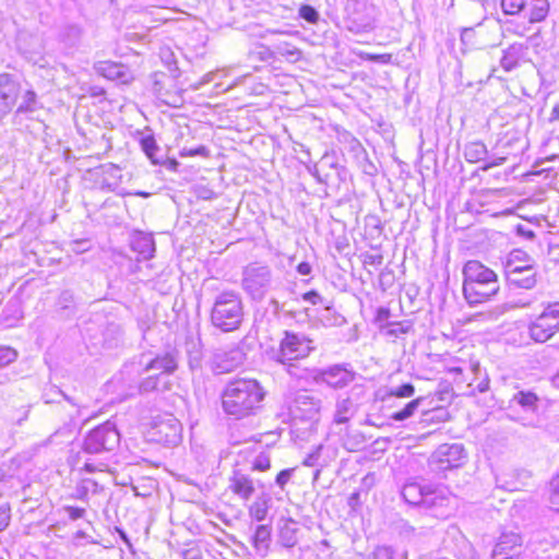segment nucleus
<instances>
[{"mask_svg":"<svg viewBox=\"0 0 559 559\" xmlns=\"http://www.w3.org/2000/svg\"><path fill=\"white\" fill-rule=\"evenodd\" d=\"M463 277V295L471 306L488 301L499 292L497 274L479 261H467Z\"/></svg>","mask_w":559,"mask_h":559,"instance_id":"nucleus-1","label":"nucleus"},{"mask_svg":"<svg viewBox=\"0 0 559 559\" xmlns=\"http://www.w3.org/2000/svg\"><path fill=\"white\" fill-rule=\"evenodd\" d=\"M145 437L150 442L176 445L182 438V425L173 414L158 415L146 425Z\"/></svg>","mask_w":559,"mask_h":559,"instance_id":"nucleus-2","label":"nucleus"},{"mask_svg":"<svg viewBox=\"0 0 559 559\" xmlns=\"http://www.w3.org/2000/svg\"><path fill=\"white\" fill-rule=\"evenodd\" d=\"M284 334L278 350L272 357L275 361L286 364L287 361L305 358L314 350L312 340L305 334L289 331H285Z\"/></svg>","mask_w":559,"mask_h":559,"instance_id":"nucleus-3","label":"nucleus"},{"mask_svg":"<svg viewBox=\"0 0 559 559\" xmlns=\"http://www.w3.org/2000/svg\"><path fill=\"white\" fill-rule=\"evenodd\" d=\"M528 335L536 343H545L559 332V301L549 304L528 323Z\"/></svg>","mask_w":559,"mask_h":559,"instance_id":"nucleus-4","label":"nucleus"},{"mask_svg":"<svg viewBox=\"0 0 559 559\" xmlns=\"http://www.w3.org/2000/svg\"><path fill=\"white\" fill-rule=\"evenodd\" d=\"M348 28L355 33H366L374 28L379 10L372 0H347Z\"/></svg>","mask_w":559,"mask_h":559,"instance_id":"nucleus-5","label":"nucleus"},{"mask_svg":"<svg viewBox=\"0 0 559 559\" xmlns=\"http://www.w3.org/2000/svg\"><path fill=\"white\" fill-rule=\"evenodd\" d=\"M308 171L318 182L332 188H338L345 182L347 170L340 165L335 153H325L320 160L308 167Z\"/></svg>","mask_w":559,"mask_h":559,"instance_id":"nucleus-6","label":"nucleus"},{"mask_svg":"<svg viewBox=\"0 0 559 559\" xmlns=\"http://www.w3.org/2000/svg\"><path fill=\"white\" fill-rule=\"evenodd\" d=\"M467 454L463 444H441L431 454L429 467L432 472L440 473L461 467L466 461Z\"/></svg>","mask_w":559,"mask_h":559,"instance_id":"nucleus-7","label":"nucleus"},{"mask_svg":"<svg viewBox=\"0 0 559 559\" xmlns=\"http://www.w3.org/2000/svg\"><path fill=\"white\" fill-rule=\"evenodd\" d=\"M241 302L235 298H224L215 302L211 319L215 326L223 331H233L241 323Z\"/></svg>","mask_w":559,"mask_h":559,"instance_id":"nucleus-8","label":"nucleus"},{"mask_svg":"<svg viewBox=\"0 0 559 559\" xmlns=\"http://www.w3.org/2000/svg\"><path fill=\"white\" fill-rule=\"evenodd\" d=\"M118 442L119 432L115 425L110 421H105L88 431L83 442V449L88 453H98L112 450Z\"/></svg>","mask_w":559,"mask_h":559,"instance_id":"nucleus-9","label":"nucleus"},{"mask_svg":"<svg viewBox=\"0 0 559 559\" xmlns=\"http://www.w3.org/2000/svg\"><path fill=\"white\" fill-rule=\"evenodd\" d=\"M523 537L521 534L509 531L502 532L491 551L492 559H522Z\"/></svg>","mask_w":559,"mask_h":559,"instance_id":"nucleus-10","label":"nucleus"},{"mask_svg":"<svg viewBox=\"0 0 559 559\" xmlns=\"http://www.w3.org/2000/svg\"><path fill=\"white\" fill-rule=\"evenodd\" d=\"M312 379L316 383H325L333 389H343L355 379V372L342 365H334L324 369H314Z\"/></svg>","mask_w":559,"mask_h":559,"instance_id":"nucleus-11","label":"nucleus"},{"mask_svg":"<svg viewBox=\"0 0 559 559\" xmlns=\"http://www.w3.org/2000/svg\"><path fill=\"white\" fill-rule=\"evenodd\" d=\"M271 282V271L269 266L253 264L247 267V290L253 299L263 297Z\"/></svg>","mask_w":559,"mask_h":559,"instance_id":"nucleus-12","label":"nucleus"},{"mask_svg":"<svg viewBox=\"0 0 559 559\" xmlns=\"http://www.w3.org/2000/svg\"><path fill=\"white\" fill-rule=\"evenodd\" d=\"M290 409L296 417L312 420L320 413L321 400L314 397L307 391H301L296 394Z\"/></svg>","mask_w":559,"mask_h":559,"instance_id":"nucleus-13","label":"nucleus"},{"mask_svg":"<svg viewBox=\"0 0 559 559\" xmlns=\"http://www.w3.org/2000/svg\"><path fill=\"white\" fill-rule=\"evenodd\" d=\"M95 69L100 76L111 81H119L122 84H129L134 80L127 66L118 61L103 60L95 66Z\"/></svg>","mask_w":559,"mask_h":559,"instance_id":"nucleus-14","label":"nucleus"},{"mask_svg":"<svg viewBox=\"0 0 559 559\" xmlns=\"http://www.w3.org/2000/svg\"><path fill=\"white\" fill-rule=\"evenodd\" d=\"M437 489L430 485H420L418 483H407L402 489L404 500L409 504L430 506L433 503L432 495Z\"/></svg>","mask_w":559,"mask_h":559,"instance_id":"nucleus-15","label":"nucleus"},{"mask_svg":"<svg viewBox=\"0 0 559 559\" xmlns=\"http://www.w3.org/2000/svg\"><path fill=\"white\" fill-rule=\"evenodd\" d=\"M528 45L524 43H513L502 50L500 66L506 72H511L519 68L521 62L526 60Z\"/></svg>","mask_w":559,"mask_h":559,"instance_id":"nucleus-16","label":"nucleus"},{"mask_svg":"<svg viewBox=\"0 0 559 559\" xmlns=\"http://www.w3.org/2000/svg\"><path fill=\"white\" fill-rule=\"evenodd\" d=\"M20 85L9 74L0 75V116L5 115L15 104Z\"/></svg>","mask_w":559,"mask_h":559,"instance_id":"nucleus-17","label":"nucleus"},{"mask_svg":"<svg viewBox=\"0 0 559 559\" xmlns=\"http://www.w3.org/2000/svg\"><path fill=\"white\" fill-rule=\"evenodd\" d=\"M507 282L510 286L522 289H532L535 287L536 280V271L534 266H530L526 269L518 270L511 269L504 272Z\"/></svg>","mask_w":559,"mask_h":559,"instance_id":"nucleus-18","label":"nucleus"},{"mask_svg":"<svg viewBox=\"0 0 559 559\" xmlns=\"http://www.w3.org/2000/svg\"><path fill=\"white\" fill-rule=\"evenodd\" d=\"M298 523L292 519H281L278 522L277 542L285 548H293L298 544Z\"/></svg>","mask_w":559,"mask_h":559,"instance_id":"nucleus-19","label":"nucleus"},{"mask_svg":"<svg viewBox=\"0 0 559 559\" xmlns=\"http://www.w3.org/2000/svg\"><path fill=\"white\" fill-rule=\"evenodd\" d=\"M266 391L254 379H247V415L249 411L259 409L264 401Z\"/></svg>","mask_w":559,"mask_h":559,"instance_id":"nucleus-20","label":"nucleus"},{"mask_svg":"<svg viewBox=\"0 0 559 559\" xmlns=\"http://www.w3.org/2000/svg\"><path fill=\"white\" fill-rule=\"evenodd\" d=\"M272 526L270 524H259L254 528L252 546L255 551L264 556L271 545Z\"/></svg>","mask_w":559,"mask_h":559,"instance_id":"nucleus-21","label":"nucleus"},{"mask_svg":"<svg viewBox=\"0 0 559 559\" xmlns=\"http://www.w3.org/2000/svg\"><path fill=\"white\" fill-rule=\"evenodd\" d=\"M245 397L241 395V391L236 388H228L223 394V406L225 411L231 415H238L241 413Z\"/></svg>","mask_w":559,"mask_h":559,"instance_id":"nucleus-22","label":"nucleus"},{"mask_svg":"<svg viewBox=\"0 0 559 559\" xmlns=\"http://www.w3.org/2000/svg\"><path fill=\"white\" fill-rule=\"evenodd\" d=\"M356 411H357V407L349 397L338 400L336 402V407H335L334 423H336V424L347 423L355 415Z\"/></svg>","mask_w":559,"mask_h":559,"instance_id":"nucleus-23","label":"nucleus"},{"mask_svg":"<svg viewBox=\"0 0 559 559\" xmlns=\"http://www.w3.org/2000/svg\"><path fill=\"white\" fill-rule=\"evenodd\" d=\"M528 7V22L538 23L544 21L549 13L548 0H531L527 2Z\"/></svg>","mask_w":559,"mask_h":559,"instance_id":"nucleus-24","label":"nucleus"},{"mask_svg":"<svg viewBox=\"0 0 559 559\" xmlns=\"http://www.w3.org/2000/svg\"><path fill=\"white\" fill-rule=\"evenodd\" d=\"M530 266H533V264L531 263V258L528 257V254L522 250L516 249V250H512L509 253L506 264H504V272H507L513 267L518 269V270H522V269H526Z\"/></svg>","mask_w":559,"mask_h":559,"instance_id":"nucleus-25","label":"nucleus"},{"mask_svg":"<svg viewBox=\"0 0 559 559\" xmlns=\"http://www.w3.org/2000/svg\"><path fill=\"white\" fill-rule=\"evenodd\" d=\"M271 501V497L267 493L259 496L249 508L250 516L257 521H263L267 515Z\"/></svg>","mask_w":559,"mask_h":559,"instance_id":"nucleus-26","label":"nucleus"},{"mask_svg":"<svg viewBox=\"0 0 559 559\" xmlns=\"http://www.w3.org/2000/svg\"><path fill=\"white\" fill-rule=\"evenodd\" d=\"M147 368L157 369L165 373H173L177 369V362L171 355L166 354L152 359Z\"/></svg>","mask_w":559,"mask_h":559,"instance_id":"nucleus-27","label":"nucleus"},{"mask_svg":"<svg viewBox=\"0 0 559 559\" xmlns=\"http://www.w3.org/2000/svg\"><path fill=\"white\" fill-rule=\"evenodd\" d=\"M102 489L99 484L92 478H82L76 486L74 498L78 500H86L88 493H96Z\"/></svg>","mask_w":559,"mask_h":559,"instance_id":"nucleus-28","label":"nucleus"},{"mask_svg":"<svg viewBox=\"0 0 559 559\" xmlns=\"http://www.w3.org/2000/svg\"><path fill=\"white\" fill-rule=\"evenodd\" d=\"M538 397L531 391H519L512 397V402L518 403L523 409L533 412L537 407Z\"/></svg>","mask_w":559,"mask_h":559,"instance_id":"nucleus-29","label":"nucleus"},{"mask_svg":"<svg viewBox=\"0 0 559 559\" xmlns=\"http://www.w3.org/2000/svg\"><path fill=\"white\" fill-rule=\"evenodd\" d=\"M464 155L468 162H479L487 155L486 145L483 142H471L465 145Z\"/></svg>","mask_w":559,"mask_h":559,"instance_id":"nucleus-30","label":"nucleus"},{"mask_svg":"<svg viewBox=\"0 0 559 559\" xmlns=\"http://www.w3.org/2000/svg\"><path fill=\"white\" fill-rule=\"evenodd\" d=\"M141 148L143 150L146 157L151 160L153 165H160L162 160L156 158V153L159 150L156 140L153 135H147L141 139L140 141Z\"/></svg>","mask_w":559,"mask_h":559,"instance_id":"nucleus-31","label":"nucleus"},{"mask_svg":"<svg viewBox=\"0 0 559 559\" xmlns=\"http://www.w3.org/2000/svg\"><path fill=\"white\" fill-rule=\"evenodd\" d=\"M424 399L418 397L411 402H408L402 409L394 412L390 418L395 421H404L408 418H411L415 412L418 409L420 404L423 403Z\"/></svg>","mask_w":559,"mask_h":559,"instance_id":"nucleus-32","label":"nucleus"},{"mask_svg":"<svg viewBox=\"0 0 559 559\" xmlns=\"http://www.w3.org/2000/svg\"><path fill=\"white\" fill-rule=\"evenodd\" d=\"M413 328L411 321L389 322L383 329L388 336L399 337L402 334L408 333Z\"/></svg>","mask_w":559,"mask_h":559,"instance_id":"nucleus-33","label":"nucleus"},{"mask_svg":"<svg viewBox=\"0 0 559 559\" xmlns=\"http://www.w3.org/2000/svg\"><path fill=\"white\" fill-rule=\"evenodd\" d=\"M501 9L504 14L515 15L523 11L526 5V0H501L500 1Z\"/></svg>","mask_w":559,"mask_h":559,"instance_id":"nucleus-34","label":"nucleus"},{"mask_svg":"<svg viewBox=\"0 0 559 559\" xmlns=\"http://www.w3.org/2000/svg\"><path fill=\"white\" fill-rule=\"evenodd\" d=\"M24 100H23V104H21L19 107H17V111L19 112H28V111H33L34 108H35V104H36V93L34 91H26L24 96H23Z\"/></svg>","mask_w":559,"mask_h":559,"instance_id":"nucleus-35","label":"nucleus"},{"mask_svg":"<svg viewBox=\"0 0 559 559\" xmlns=\"http://www.w3.org/2000/svg\"><path fill=\"white\" fill-rule=\"evenodd\" d=\"M415 393V386L412 383H404L391 389L389 395L395 397H411Z\"/></svg>","mask_w":559,"mask_h":559,"instance_id":"nucleus-36","label":"nucleus"},{"mask_svg":"<svg viewBox=\"0 0 559 559\" xmlns=\"http://www.w3.org/2000/svg\"><path fill=\"white\" fill-rule=\"evenodd\" d=\"M179 155L181 157L201 156L203 158H207L210 156V151H209V148L206 146L200 145V146L194 147V148H182L179 152Z\"/></svg>","mask_w":559,"mask_h":559,"instance_id":"nucleus-37","label":"nucleus"},{"mask_svg":"<svg viewBox=\"0 0 559 559\" xmlns=\"http://www.w3.org/2000/svg\"><path fill=\"white\" fill-rule=\"evenodd\" d=\"M549 501L559 511V473L550 481Z\"/></svg>","mask_w":559,"mask_h":559,"instance_id":"nucleus-38","label":"nucleus"},{"mask_svg":"<svg viewBox=\"0 0 559 559\" xmlns=\"http://www.w3.org/2000/svg\"><path fill=\"white\" fill-rule=\"evenodd\" d=\"M394 550L390 546H377L370 554V559H393Z\"/></svg>","mask_w":559,"mask_h":559,"instance_id":"nucleus-39","label":"nucleus"},{"mask_svg":"<svg viewBox=\"0 0 559 559\" xmlns=\"http://www.w3.org/2000/svg\"><path fill=\"white\" fill-rule=\"evenodd\" d=\"M17 354L10 346H0V368L15 360Z\"/></svg>","mask_w":559,"mask_h":559,"instance_id":"nucleus-40","label":"nucleus"},{"mask_svg":"<svg viewBox=\"0 0 559 559\" xmlns=\"http://www.w3.org/2000/svg\"><path fill=\"white\" fill-rule=\"evenodd\" d=\"M424 415L425 421H444L448 417V412L443 408H437L426 412Z\"/></svg>","mask_w":559,"mask_h":559,"instance_id":"nucleus-41","label":"nucleus"},{"mask_svg":"<svg viewBox=\"0 0 559 559\" xmlns=\"http://www.w3.org/2000/svg\"><path fill=\"white\" fill-rule=\"evenodd\" d=\"M300 16L309 23L317 22L319 14L317 10L308 4H305L299 10Z\"/></svg>","mask_w":559,"mask_h":559,"instance_id":"nucleus-42","label":"nucleus"},{"mask_svg":"<svg viewBox=\"0 0 559 559\" xmlns=\"http://www.w3.org/2000/svg\"><path fill=\"white\" fill-rule=\"evenodd\" d=\"M271 466L270 456L265 453H260L253 461V469L254 471H266Z\"/></svg>","mask_w":559,"mask_h":559,"instance_id":"nucleus-43","label":"nucleus"},{"mask_svg":"<svg viewBox=\"0 0 559 559\" xmlns=\"http://www.w3.org/2000/svg\"><path fill=\"white\" fill-rule=\"evenodd\" d=\"M11 520V509L8 503L0 504V532L5 530Z\"/></svg>","mask_w":559,"mask_h":559,"instance_id":"nucleus-44","label":"nucleus"},{"mask_svg":"<svg viewBox=\"0 0 559 559\" xmlns=\"http://www.w3.org/2000/svg\"><path fill=\"white\" fill-rule=\"evenodd\" d=\"M295 468H286L281 471L276 476V484L282 489L285 487V485L289 481L290 477L293 476Z\"/></svg>","mask_w":559,"mask_h":559,"instance_id":"nucleus-45","label":"nucleus"},{"mask_svg":"<svg viewBox=\"0 0 559 559\" xmlns=\"http://www.w3.org/2000/svg\"><path fill=\"white\" fill-rule=\"evenodd\" d=\"M366 60L373 61L377 63L388 64L392 61V55L391 53H366L365 56Z\"/></svg>","mask_w":559,"mask_h":559,"instance_id":"nucleus-46","label":"nucleus"},{"mask_svg":"<svg viewBox=\"0 0 559 559\" xmlns=\"http://www.w3.org/2000/svg\"><path fill=\"white\" fill-rule=\"evenodd\" d=\"M321 449H322V447L320 445V447H318V448H317V450H316V451H313V452L309 453V454L305 457V460H304L302 464H304L305 466H316V465H317V463H318V460H319V457H320V451H321Z\"/></svg>","mask_w":559,"mask_h":559,"instance_id":"nucleus-47","label":"nucleus"},{"mask_svg":"<svg viewBox=\"0 0 559 559\" xmlns=\"http://www.w3.org/2000/svg\"><path fill=\"white\" fill-rule=\"evenodd\" d=\"M66 511L71 520H79L85 515V509L80 507H66Z\"/></svg>","mask_w":559,"mask_h":559,"instance_id":"nucleus-48","label":"nucleus"},{"mask_svg":"<svg viewBox=\"0 0 559 559\" xmlns=\"http://www.w3.org/2000/svg\"><path fill=\"white\" fill-rule=\"evenodd\" d=\"M304 300H306L312 305H317L322 301V297L320 296V294L318 292L310 290L304 295Z\"/></svg>","mask_w":559,"mask_h":559,"instance_id":"nucleus-49","label":"nucleus"},{"mask_svg":"<svg viewBox=\"0 0 559 559\" xmlns=\"http://www.w3.org/2000/svg\"><path fill=\"white\" fill-rule=\"evenodd\" d=\"M516 234L530 240L535 237V233L532 229L521 224L516 226Z\"/></svg>","mask_w":559,"mask_h":559,"instance_id":"nucleus-50","label":"nucleus"},{"mask_svg":"<svg viewBox=\"0 0 559 559\" xmlns=\"http://www.w3.org/2000/svg\"><path fill=\"white\" fill-rule=\"evenodd\" d=\"M163 166H165L168 170L176 173L179 168V162L174 157H168L165 160H162Z\"/></svg>","mask_w":559,"mask_h":559,"instance_id":"nucleus-51","label":"nucleus"},{"mask_svg":"<svg viewBox=\"0 0 559 559\" xmlns=\"http://www.w3.org/2000/svg\"><path fill=\"white\" fill-rule=\"evenodd\" d=\"M389 317H390V310L388 308L381 307L377 310L376 321L378 323H381V322L386 321L389 319Z\"/></svg>","mask_w":559,"mask_h":559,"instance_id":"nucleus-52","label":"nucleus"},{"mask_svg":"<svg viewBox=\"0 0 559 559\" xmlns=\"http://www.w3.org/2000/svg\"><path fill=\"white\" fill-rule=\"evenodd\" d=\"M139 242H144L145 247H147V250L148 251L152 250L153 243H152L151 239L143 237V236H139V237L134 238L133 239V248L134 249H136V246Z\"/></svg>","mask_w":559,"mask_h":559,"instance_id":"nucleus-53","label":"nucleus"},{"mask_svg":"<svg viewBox=\"0 0 559 559\" xmlns=\"http://www.w3.org/2000/svg\"><path fill=\"white\" fill-rule=\"evenodd\" d=\"M311 271L312 267L308 262H301L297 265V272L301 275H309Z\"/></svg>","mask_w":559,"mask_h":559,"instance_id":"nucleus-54","label":"nucleus"},{"mask_svg":"<svg viewBox=\"0 0 559 559\" xmlns=\"http://www.w3.org/2000/svg\"><path fill=\"white\" fill-rule=\"evenodd\" d=\"M83 471H86L88 473H94V472H103L104 469L102 468V465H94V464H91V463H85L82 467Z\"/></svg>","mask_w":559,"mask_h":559,"instance_id":"nucleus-55","label":"nucleus"},{"mask_svg":"<svg viewBox=\"0 0 559 559\" xmlns=\"http://www.w3.org/2000/svg\"><path fill=\"white\" fill-rule=\"evenodd\" d=\"M287 366V372L290 374V376H294V377H297V378H301L302 374H299L297 373V367L295 364H293L292 361H287L285 364Z\"/></svg>","mask_w":559,"mask_h":559,"instance_id":"nucleus-56","label":"nucleus"},{"mask_svg":"<svg viewBox=\"0 0 559 559\" xmlns=\"http://www.w3.org/2000/svg\"><path fill=\"white\" fill-rule=\"evenodd\" d=\"M477 390H478V392H480V393H484V392L488 391V390H489V379H488V378H486V379H484L483 381H480V382L477 384Z\"/></svg>","mask_w":559,"mask_h":559,"instance_id":"nucleus-57","label":"nucleus"},{"mask_svg":"<svg viewBox=\"0 0 559 559\" xmlns=\"http://www.w3.org/2000/svg\"><path fill=\"white\" fill-rule=\"evenodd\" d=\"M549 120L550 121L559 120V103L555 104V106L552 107Z\"/></svg>","mask_w":559,"mask_h":559,"instance_id":"nucleus-58","label":"nucleus"},{"mask_svg":"<svg viewBox=\"0 0 559 559\" xmlns=\"http://www.w3.org/2000/svg\"><path fill=\"white\" fill-rule=\"evenodd\" d=\"M473 32H474L473 27L463 28L462 33H461L462 41H465L467 38H469L473 35Z\"/></svg>","mask_w":559,"mask_h":559,"instance_id":"nucleus-59","label":"nucleus"},{"mask_svg":"<svg viewBox=\"0 0 559 559\" xmlns=\"http://www.w3.org/2000/svg\"><path fill=\"white\" fill-rule=\"evenodd\" d=\"M155 380H156V378H154V377H150V378H147V379L145 380V382H144L145 389H150V390H155V389H157V388H156V385H155V383H154V382H155Z\"/></svg>","mask_w":559,"mask_h":559,"instance_id":"nucleus-60","label":"nucleus"},{"mask_svg":"<svg viewBox=\"0 0 559 559\" xmlns=\"http://www.w3.org/2000/svg\"><path fill=\"white\" fill-rule=\"evenodd\" d=\"M364 173L373 176L377 173V168L373 164L369 163L368 166L364 168Z\"/></svg>","mask_w":559,"mask_h":559,"instance_id":"nucleus-61","label":"nucleus"},{"mask_svg":"<svg viewBox=\"0 0 559 559\" xmlns=\"http://www.w3.org/2000/svg\"><path fill=\"white\" fill-rule=\"evenodd\" d=\"M403 532H404L405 534H407V535H409V534H415L416 528H415L414 526L409 525L408 523H405V524L403 525Z\"/></svg>","mask_w":559,"mask_h":559,"instance_id":"nucleus-62","label":"nucleus"},{"mask_svg":"<svg viewBox=\"0 0 559 559\" xmlns=\"http://www.w3.org/2000/svg\"><path fill=\"white\" fill-rule=\"evenodd\" d=\"M504 162H506V157H499L496 160H493L490 164H488L485 168H490V167H493V166H499V165H502Z\"/></svg>","mask_w":559,"mask_h":559,"instance_id":"nucleus-63","label":"nucleus"},{"mask_svg":"<svg viewBox=\"0 0 559 559\" xmlns=\"http://www.w3.org/2000/svg\"><path fill=\"white\" fill-rule=\"evenodd\" d=\"M246 488H247V498L249 497V495L253 491V486H252V483L247 478V485H246Z\"/></svg>","mask_w":559,"mask_h":559,"instance_id":"nucleus-64","label":"nucleus"}]
</instances>
